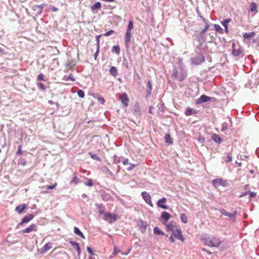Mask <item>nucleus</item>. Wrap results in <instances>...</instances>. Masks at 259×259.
<instances>
[{"label":"nucleus","instance_id":"f257e3e1","mask_svg":"<svg viewBox=\"0 0 259 259\" xmlns=\"http://www.w3.org/2000/svg\"><path fill=\"white\" fill-rule=\"evenodd\" d=\"M172 76L177 80L182 81L187 77V74L186 70L184 69L181 64L178 66L175 67L172 71Z\"/></svg>","mask_w":259,"mask_h":259},{"label":"nucleus","instance_id":"f03ea898","mask_svg":"<svg viewBox=\"0 0 259 259\" xmlns=\"http://www.w3.org/2000/svg\"><path fill=\"white\" fill-rule=\"evenodd\" d=\"M203 242L210 247H218L222 243V240L216 237L204 236L202 238Z\"/></svg>","mask_w":259,"mask_h":259},{"label":"nucleus","instance_id":"7ed1b4c3","mask_svg":"<svg viewBox=\"0 0 259 259\" xmlns=\"http://www.w3.org/2000/svg\"><path fill=\"white\" fill-rule=\"evenodd\" d=\"M117 216L110 212H107L104 215V220L108 222L109 223L112 224L116 221Z\"/></svg>","mask_w":259,"mask_h":259},{"label":"nucleus","instance_id":"20e7f679","mask_svg":"<svg viewBox=\"0 0 259 259\" xmlns=\"http://www.w3.org/2000/svg\"><path fill=\"white\" fill-rule=\"evenodd\" d=\"M132 38V33L131 31H126L125 37H124V44L125 48L127 49L130 48Z\"/></svg>","mask_w":259,"mask_h":259},{"label":"nucleus","instance_id":"39448f33","mask_svg":"<svg viewBox=\"0 0 259 259\" xmlns=\"http://www.w3.org/2000/svg\"><path fill=\"white\" fill-rule=\"evenodd\" d=\"M212 184L215 188H218L220 186H226L227 181L221 179H217L212 181Z\"/></svg>","mask_w":259,"mask_h":259},{"label":"nucleus","instance_id":"423d86ee","mask_svg":"<svg viewBox=\"0 0 259 259\" xmlns=\"http://www.w3.org/2000/svg\"><path fill=\"white\" fill-rule=\"evenodd\" d=\"M119 99L124 107H126L128 106L129 99L125 93H123L121 95Z\"/></svg>","mask_w":259,"mask_h":259},{"label":"nucleus","instance_id":"0eeeda50","mask_svg":"<svg viewBox=\"0 0 259 259\" xmlns=\"http://www.w3.org/2000/svg\"><path fill=\"white\" fill-rule=\"evenodd\" d=\"M172 234L175 236V237L176 238L180 240L182 242H183L185 240V239L183 237V235L182 234V231L179 229L175 230L172 232Z\"/></svg>","mask_w":259,"mask_h":259},{"label":"nucleus","instance_id":"6e6552de","mask_svg":"<svg viewBox=\"0 0 259 259\" xmlns=\"http://www.w3.org/2000/svg\"><path fill=\"white\" fill-rule=\"evenodd\" d=\"M141 195L145 201V202L150 205L151 206H153V204L151 201V198L150 195L146 192H143L141 194Z\"/></svg>","mask_w":259,"mask_h":259},{"label":"nucleus","instance_id":"1a4fd4ad","mask_svg":"<svg viewBox=\"0 0 259 259\" xmlns=\"http://www.w3.org/2000/svg\"><path fill=\"white\" fill-rule=\"evenodd\" d=\"M191 60L193 64L199 65L204 61L205 58L202 56L199 55L192 58Z\"/></svg>","mask_w":259,"mask_h":259},{"label":"nucleus","instance_id":"9d476101","mask_svg":"<svg viewBox=\"0 0 259 259\" xmlns=\"http://www.w3.org/2000/svg\"><path fill=\"white\" fill-rule=\"evenodd\" d=\"M34 218V215L32 214H27L22 220L21 222L18 224V226H21L23 224H26L30 222Z\"/></svg>","mask_w":259,"mask_h":259},{"label":"nucleus","instance_id":"9b49d317","mask_svg":"<svg viewBox=\"0 0 259 259\" xmlns=\"http://www.w3.org/2000/svg\"><path fill=\"white\" fill-rule=\"evenodd\" d=\"M133 113L137 117H141L142 115L141 110L138 102H136L134 105Z\"/></svg>","mask_w":259,"mask_h":259},{"label":"nucleus","instance_id":"f8f14e48","mask_svg":"<svg viewBox=\"0 0 259 259\" xmlns=\"http://www.w3.org/2000/svg\"><path fill=\"white\" fill-rule=\"evenodd\" d=\"M37 226L35 224H32L27 228L22 231V233H29L32 231H37Z\"/></svg>","mask_w":259,"mask_h":259},{"label":"nucleus","instance_id":"ddd939ff","mask_svg":"<svg viewBox=\"0 0 259 259\" xmlns=\"http://www.w3.org/2000/svg\"><path fill=\"white\" fill-rule=\"evenodd\" d=\"M52 248V243L51 242H48L46 243L44 246L39 250V253L41 254H44Z\"/></svg>","mask_w":259,"mask_h":259},{"label":"nucleus","instance_id":"4468645a","mask_svg":"<svg viewBox=\"0 0 259 259\" xmlns=\"http://www.w3.org/2000/svg\"><path fill=\"white\" fill-rule=\"evenodd\" d=\"M211 100V98L205 95H201L197 100L196 103L200 104L204 102H208Z\"/></svg>","mask_w":259,"mask_h":259},{"label":"nucleus","instance_id":"2eb2a0df","mask_svg":"<svg viewBox=\"0 0 259 259\" xmlns=\"http://www.w3.org/2000/svg\"><path fill=\"white\" fill-rule=\"evenodd\" d=\"M166 201V198L165 197H163L157 201V205L159 207L162 208L163 209H168V206L164 204V203H165Z\"/></svg>","mask_w":259,"mask_h":259},{"label":"nucleus","instance_id":"dca6fc26","mask_svg":"<svg viewBox=\"0 0 259 259\" xmlns=\"http://www.w3.org/2000/svg\"><path fill=\"white\" fill-rule=\"evenodd\" d=\"M232 53L233 56L235 57H238L243 53V51L239 47L238 48H236L235 47L234 44H233Z\"/></svg>","mask_w":259,"mask_h":259},{"label":"nucleus","instance_id":"f3484780","mask_svg":"<svg viewBox=\"0 0 259 259\" xmlns=\"http://www.w3.org/2000/svg\"><path fill=\"white\" fill-rule=\"evenodd\" d=\"M231 19L230 18L224 19L222 20L221 23L222 24V25L225 27V32L228 33L229 32L228 25L229 22H231Z\"/></svg>","mask_w":259,"mask_h":259},{"label":"nucleus","instance_id":"a211bd4d","mask_svg":"<svg viewBox=\"0 0 259 259\" xmlns=\"http://www.w3.org/2000/svg\"><path fill=\"white\" fill-rule=\"evenodd\" d=\"M69 243L72 246L75 247V249H76L77 252V255L79 257L81 253V250L79 244L77 242L73 241H70Z\"/></svg>","mask_w":259,"mask_h":259},{"label":"nucleus","instance_id":"6ab92c4d","mask_svg":"<svg viewBox=\"0 0 259 259\" xmlns=\"http://www.w3.org/2000/svg\"><path fill=\"white\" fill-rule=\"evenodd\" d=\"M97 209H98L99 212L100 214H103L104 215L107 213L105 210V207L102 204H96Z\"/></svg>","mask_w":259,"mask_h":259},{"label":"nucleus","instance_id":"aec40b11","mask_svg":"<svg viewBox=\"0 0 259 259\" xmlns=\"http://www.w3.org/2000/svg\"><path fill=\"white\" fill-rule=\"evenodd\" d=\"M26 207L27 206L25 204L18 205L15 208V211L19 214H20L26 208Z\"/></svg>","mask_w":259,"mask_h":259},{"label":"nucleus","instance_id":"412c9836","mask_svg":"<svg viewBox=\"0 0 259 259\" xmlns=\"http://www.w3.org/2000/svg\"><path fill=\"white\" fill-rule=\"evenodd\" d=\"M211 137V139L217 143L220 144L222 142V138L218 134H213Z\"/></svg>","mask_w":259,"mask_h":259},{"label":"nucleus","instance_id":"4be33fe9","mask_svg":"<svg viewBox=\"0 0 259 259\" xmlns=\"http://www.w3.org/2000/svg\"><path fill=\"white\" fill-rule=\"evenodd\" d=\"M196 112H197L195 109L187 107L185 110V114L187 116H190L196 114Z\"/></svg>","mask_w":259,"mask_h":259},{"label":"nucleus","instance_id":"5701e85b","mask_svg":"<svg viewBox=\"0 0 259 259\" xmlns=\"http://www.w3.org/2000/svg\"><path fill=\"white\" fill-rule=\"evenodd\" d=\"M147 88L146 96L148 97L151 95L152 90V84L150 80L147 82Z\"/></svg>","mask_w":259,"mask_h":259},{"label":"nucleus","instance_id":"b1692460","mask_svg":"<svg viewBox=\"0 0 259 259\" xmlns=\"http://www.w3.org/2000/svg\"><path fill=\"white\" fill-rule=\"evenodd\" d=\"M170 218V214L166 212V211H163L161 213V219L163 220V221H167Z\"/></svg>","mask_w":259,"mask_h":259},{"label":"nucleus","instance_id":"393cba45","mask_svg":"<svg viewBox=\"0 0 259 259\" xmlns=\"http://www.w3.org/2000/svg\"><path fill=\"white\" fill-rule=\"evenodd\" d=\"M46 5L45 4H42L41 5H36L35 6H34V10H35V8H37L38 11V14H40L42 13V11L43 10V9L46 7Z\"/></svg>","mask_w":259,"mask_h":259},{"label":"nucleus","instance_id":"a878e982","mask_svg":"<svg viewBox=\"0 0 259 259\" xmlns=\"http://www.w3.org/2000/svg\"><path fill=\"white\" fill-rule=\"evenodd\" d=\"M109 72H110V74L112 75V76H113L114 77H116L118 74L117 70L116 68L114 66H112L110 68Z\"/></svg>","mask_w":259,"mask_h":259},{"label":"nucleus","instance_id":"bb28decb","mask_svg":"<svg viewBox=\"0 0 259 259\" xmlns=\"http://www.w3.org/2000/svg\"><path fill=\"white\" fill-rule=\"evenodd\" d=\"M74 232L75 234L79 236L82 238H85L83 233L80 231V230L76 227H74Z\"/></svg>","mask_w":259,"mask_h":259},{"label":"nucleus","instance_id":"cd10ccee","mask_svg":"<svg viewBox=\"0 0 259 259\" xmlns=\"http://www.w3.org/2000/svg\"><path fill=\"white\" fill-rule=\"evenodd\" d=\"M165 142L168 145H171L173 143V140L171 138L169 134H166L164 137Z\"/></svg>","mask_w":259,"mask_h":259},{"label":"nucleus","instance_id":"c85d7f7f","mask_svg":"<svg viewBox=\"0 0 259 259\" xmlns=\"http://www.w3.org/2000/svg\"><path fill=\"white\" fill-rule=\"evenodd\" d=\"M102 171L108 174L109 176H112L113 175L112 172L108 169L106 166H103L101 167Z\"/></svg>","mask_w":259,"mask_h":259},{"label":"nucleus","instance_id":"c756f323","mask_svg":"<svg viewBox=\"0 0 259 259\" xmlns=\"http://www.w3.org/2000/svg\"><path fill=\"white\" fill-rule=\"evenodd\" d=\"M101 7V4L100 2H96L94 5H92L91 7V9L92 11H94L95 10L100 9Z\"/></svg>","mask_w":259,"mask_h":259},{"label":"nucleus","instance_id":"7c9ffc66","mask_svg":"<svg viewBox=\"0 0 259 259\" xmlns=\"http://www.w3.org/2000/svg\"><path fill=\"white\" fill-rule=\"evenodd\" d=\"M255 32L254 31L251 32L250 33H244L243 34V36L245 38H248L253 37L255 35Z\"/></svg>","mask_w":259,"mask_h":259},{"label":"nucleus","instance_id":"2f4dec72","mask_svg":"<svg viewBox=\"0 0 259 259\" xmlns=\"http://www.w3.org/2000/svg\"><path fill=\"white\" fill-rule=\"evenodd\" d=\"M154 233L155 234L159 235H164V233L162 231L160 230L159 228L158 227H155L154 228Z\"/></svg>","mask_w":259,"mask_h":259},{"label":"nucleus","instance_id":"473e14b6","mask_svg":"<svg viewBox=\"0 0 259 259\" xmlns=\"http://www.w3.org/2000/svg\"><path fill=\"white\" fill-rule=\"evenodd\" d=\"M112 52L115 53L116 54L118 55L120 53V47L118 45L114 46L112 49Z\"/></svg>","mask_w":259,"mask_h":259},{"label":"nucleus","instance_id":"72a5a7b5","mask_svg":"<svg viewBox=\"0 0 259 259\" xmlns=\"http://www.w3.org/2000/svg\"><path fill=\"white\" fill-rule=\"evenodd\" d=\"M197 38L200 42H204L205 40V34H202L201 32H200L198 35H197Z\"/></svg>","mask_w":259,"mask_h":259},{"label":"nucleus","instance_id":"f704fd0d","mask_svg":"<svg viewBox=\"0 0 259 259\" xmlns=\"http://www.w3.org/2000/svg\"><path fill=\"white\" fill-rule=\"evenodd\" d=\"M63 79L65 81L71 80L72 81H75V78L73 77L72 74H70L68 76H64Z\"/></svg>","mask_w":259,"mask_h":259},{"label":"nucleus","instance_id":"c9c22d12","mask_svg":"<svg viewBox=\"0 0 259 259\" xmlns=\"http://www.w3.org/2000/svg\"><path fill=\"white\" fill-rule=\"evenodd\" d=\"M90 156L92 158H93L94 160L101 161V159L99 156H98L96 154H93L92 152H90L89 153Z\"/></svg>","mask_w":259,"mask_h":259},{"label":"nucleus","instance_id":"e433bc0d","mask_svg":"<svg viewBox=\"0 0 259 259\" xmlns=\"http://www.w3.org/2000/svg\"><path fill=\"white\" fill-rule=\"evenodd\" d=\"M214 27L215 30L220 33H223V30L219 24H214Z\"/></svg>","mask_w":259,"mask_h":259},{"label":"nucleus","instance_id":"4c0bfd02","mask_svg":"<svg viewBox=\"0 0 259 259\" xmlns=\"http://www.w3.org/2000/svg\"><path fill=\"white\" fill-rule=\"evenodd\" d=\"M166 227L167 231H171L172 232L175 230L174 229V225L171 223H169L166 225Z\"/></svg>","mask_w":259,"mask_h":259},{"label":"nucleus","instance_id":"58836bf2","mask_svg":"<svg viewBox=\"0 0 259 259\" xmlns=\"http://www.w3.org/2000/svg\"><path fill=\"white\" fill-rule=\"evenodd\" d=\"M102 197L104 201H108L110 198V195L105 192H103L102 194Z\"/></svg>","mask_w":259,"mask_h":259},{"label":"nucleus","instance_id":"ea45409f","mask_svg":"<svg viewBox=\"0 0 259 259\" xmlns=\"http://www.w3.org/2000/svg\"><path fill=\"white\" fill-rule=\"evenodd\" d=\"M146 228H147L146 223L143 222V221H141V225L140 226V228L141 229L142 233H144L146 231Z\"/></svg>","mask_w":259,"mask_h":259},{"label":"nucleus","instance_id":"a19ab883","mask_svg":"<svg viewBox=\"0 0 259 259\" xmlns=\"http://www.w3.org/2000/svg\"><path fill=\"white\" fill-rule=\"evenodd\" d=\"M134 28V23L133 21L130 20L128 22L127 28L126 29V30L127 31H131Z\"/></svg>","mask_w":259,"mask_h":259},{"label":"nucleus","instance_id":"79ce46f5","mask_svg":"<svg viewBox=\"0 0 259 259\" xmlns=\"http://www.w3.org/2000/svg\"><path fill=\"white\" fill-rule=\"evenodd\" d=\"M6 46L3 45L2 44H0V53L2 54H6Z\"/></svg>","mask_w":259,"mask_h":259},{"label":"nucleus","instance_id":"37998d69","mask_svg":"<svg viewBox=\"0 0 259 259\" xmlns=\"http://www.w3.org/2000/svg\"><path fill=\"white\" fill-rule=\"evenodd\" d=\"M181 219L183 223H187V221H188L187 217L185 213H182L181 214Z\"/></svg>","mask_w":259,"mask_h":259},{"label":"nucleus","instance_id":"c03bdc74","mask_svg":"<svg viewBox=\"0 0 259 259\" xmlns=\"http://www.w3.org/2000/svg\"><path fill=\"white\" fill-rule=\"evenodd\" d=\"M257 9V6L255 3H252L250 5V11L254 12Z\"/></svg>","mask_w":259,"mask_h":259},{"label":"nucleus","instance_id":"a18cd8bd","mask_svg":"<svg viewBox=\"0 0 259 259\" xmlns=\"http://www.w3.org/2000/svg\"><path fill=\"white\" fill-rule=\"evenodd\" d=\"M79 179L76 176H74L72 180L70 181V183L77 184L79 182Z\"/></svg>","mask_w":259,"mask_h":259},{"label":"nucleus","instance_id":"49530a36","mask_svg":"<svg viewBox=\"0 0 259 259\" xmlns=\"http://www.w3.org/2000/svg\"><path fill=\"white\" fill-rule=\"evenodd\" d=\"M228 123L224 122L222 124L221 132H223L228 129Z\"/></svg>","mask_w":259,"mask_h":259},{"label":"nucleus","instance_id":"de8ad7c7","mask_svg":"<svg viewBox=\"0 0 259 259\" xmlns=\"http://www.w3.org/2000/svg\"><path fill=\"white\" fill-rule=\"evenodd\" d=\"M78 96L80 98H83L84 96V92L81 90H78L77 92Z\"/></svg>","mask_w":259,"mask_h":259},{"label":"nucleus","instance_id":"09e8293b","mask_svg":"<svg viewBox=\"0 0 259 259\" xmlns=\"http://www.w3.org/2000/svg\"><path fill=\"white\" fill-rule=\"evenodd\" d=\"M236 211H235L233 213L228 212L226 216L231 218H234L236 215Z\"/></svg>","mask_w":259,"mask_h":259},{"label":"nucleus","instance_id":"8fccbe9b","mask_svg":"<svg viewBox=\"0 0 259 259\" xmlns=\"http://www.w3.org/2000/svg\"><path fill=\"white\" fill-rule=\"evenodd\" d=\"M114 33H115V32L113 30H110L106 32V33H105L104 34V35L105 36H110L111 34H114Z\"/></svg>","mask_w":259,"mask_h":259},{"label":"nucleus","instance_id":"3c124183","mask_svg":"<svg viewBox=\"0 0 259 259\" xmlns=\"http://www.w3.org/2000/svg\"><path fill=\"white\" fill-rule=\"evenodd\" d=\"M120 252V250L118 249L116 246H114L113 254L114 255H117L119 252Z\"/></svg>","mask_w":259,"mask_h":259},{"label":"nucleus","instance_id":"603ef678","mask_svg":"<svg viewBox=\"0 0 259 259\" xmlns=\"http://www.w3.org/2000/svg\"><path fill=\"white\" fill-rule=\"evenodd\" d=\"M37 85H38V88L40 90H41L42 91H44L46 90V87H45V85L42 83L39 82L37 84Z\"/></svg>","mask_w":259,"mask_h":259},{"label":"nucleus","instance_id":"864d4df0","mask_svg":"<svg viewBox=\"0 0 259 259\" xmlns=\"http://www.w3.org/2000/svg\"><path fill=\"white\" fill-rule=\"evenodd\" d=\"M85 185L88 186L92 187L93 185L92 180L91 179H89L88 181L85 183Z\"/></svg>","mask_w":259,"mask_h":259},{"label":"nucleus","instance_id":"5fc2aeb1","mask_svg":"<svg viewBox=\"0 0 259 259\" xmlns=\"http://www.w3.org/2000/svg\"><path fill=\"white\" fill-rule=\"evenodd\" d=\"M102 35H97L96 37V40L97 42V48L99 49V43H100V38Z\"/></svg>","mask_w":259,"mask_h":259},{"label":"nucleus","instance_id":"6e6d98bb","mask_svg":"<svg viewBox=\"0 0 259 259\" xmlns=\"http://www.w3.org/2000/svg\"><path fill=\"white\" fill-rule=\"evenodd\" d=\"M113 160L114 163H118L120 162V158L115 155Z\"/></svg>","mask_w":259,"mask_h":259},{"label":"nucleus","instance_id":"4d7b16f0","mask_svg":"<svg viewBox=\"0 0 259 259\" xmlns=\"http://www.w3.org/2000/svg\"><path fill=\"white\" fill-rule=\"evenodd\" d=\"M232 155L231 154H228V155H227V160H226V161L227 162H230L232 161Z\"/></svg>","mask_w":259,"mask_h":259},{"label":"nucleus","instance_id":"13d9d810","mask_svg":"<svg viewBox=\"0 0 259 259\" xmlns=\"http://www.w3.org/2000/svg\"><path fill=\"white\" fill-rule=\"evenodd\" d=\"M37 79L39 80L46 81V80L44 78V75L42 73L39 74L37 76Z\"/></svg>","mask_w":259,"mask_h":259},{"label":"nucleus","instance_id":"bf43d9fd","mask_svg":"<svg viewBox=\"0 0 259 259\" xmlns=\"http://www.w3.org/2000/svg\"><path fill=\"white\" fill-rule=\"evenodd\" d=\"M113 20L116 22H119L121 20L120 17L117 16V15H114L113 16Z\"/></svg>","mask_w":259,"mask_h":259},{"label":"nucleus","instance_id":"052dcab7","mask_svg":"<svg viewBox=\"0 0 259 259\" xmlns=\"http://www.w3.org/2000/svg\"><path fill=\"white\" fill-rule=\"evenodd\" d=\"M87 249L88 252L90 254H91V255H94V254L93 250H92V249L90 247L87 246Z\"/></svg>","mask_w":259,"mask_h":259},{"label":"nucleus","instance_id":"680f3d73","mask_svg":"<svg viewBox=\"0 0 259 259\" xmlns=\"http://www.w3.org/2000/svg\"><path fill=\"white\" fill-rule=\"evenodd\" d=\"M57 185V183H55L54 185L47 186V189L49 190L53 189Z\"/></svg>","mask_w":259,"mask_h":259},{"label":"nucleus","instance_id":"e2e57ef3","mask_svg":"<svg viewBox=\"0 0 259 259\" xmlns=\"http://www.w3.org/2000/svg\"><path fill=\"white\" fill-rule=\"evenodd\" d=\"M21 145H19L18 151L16 152L17 155H20L22 154L23 152L21 151Z\"/></svg>","mask_w":259,"mask_h":259},{"label":"nucleus","instance_id":"0e129e2a","mask_svg":"<svg viewBox=\"0 0 259 259\" xmlns=\"http://www.w3.org/2000/svg\"><path fill=\"white\" fill-rule=\"evenodd\" d=\"M129 164V167L127 168V170L128 171L132 170L136 166L135 164H134L130 163Z\"/></svg>","mask_w":259,"mask_h":259},{"label":"nucleus","instance_id":"69168bd1","mask_svg":"<svg viewBox=\"0 0 259 259\" xmlns=\"http://www.w3.org/2000/svg\"><path fill=\"white\" fill-rule=\"evenodd\" d=\"M98 100H99V101L102 104H103L105 102V100L104 99V98H103L101 96H99L98 98Z\"/></svg>","mask_w":259,"mask_h":259},{"label":"nucleus","instance_id":"338daca9","mask_svg":"<svg viewBox=\"0 0 259 259\" xmlns=\"http://www.w3.org/2000/svg\"><path fill=\"white\" fill-rule=\"evenodd\" d=\"M220 212L221 213V214L226 216L228 212L226 211V210L225 209H221L220 210Z\"/></svg>","mask_w":259,"mask_h":259},{"label":"nucleus","instance_id":"774afa93","mask_svg":"<svg viewBox=\"0 0 259 259\" xmlns=\"http://www.w3.org/2000/svg\"><path fill=\"white\" fill-rule=\"evenodd\" d=\"M256 193L254 192H249V197L252 198L256 195Z\"/></svg>","mask_w":259,"mask_h":259}]
</instances>
